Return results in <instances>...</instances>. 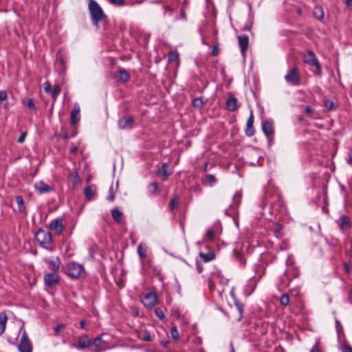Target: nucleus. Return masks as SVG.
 Listing matches in <instances>:
<instances>
[{"label": "nucleus", "instance_id": "1", "mask_svg": "<svg viewBox=\"0 0 352 352\" xmlns=\"http://www.w3.org/2000/svg\"><path fill=\"white\" fill-rule=\"evenodd\" d=\"M88 10L91 16L92 24L97 28H99V23L107 18L101 6L96 0H88Z\"/></svg>", "mask_w": 352, "mask_h": 352}, {"label": "nucleus", "instance_id": "2", "mask_svg": "<svg viewBox=\"0 0 352 352\" xmlns=\"http://www.w3.org/2000/svg\"><path fill=\"white\" fill-rule=\"evenodd\" d=\"M34 237L43 248L50 252L54 251V248L50 246V243L52 241V236L50 232H47L39 228L36 231Z\"/></svg>", "mask_w": 352, "mask_h": 352}, {"label": "nucleus", "instance_id": "3", "mask_svg": "<svg viewBox=\"0 0 352 352\" xmlns=\"http://www.w3.org/2000/svg\"><path fill=\"white\" fill-rule=\"evenodd\" d=\"M19 332L22 333L21 338L20 342L17 346L18 350L19 352H32V345L29 340L28 336L25 329L22 326Z\"/></svg>", "mask_w": 352, "mask_h": 352}, {"label": "nucleus", "instance_id": "4", "mask_svg": "<svg viewBox=\"0 0 352 352\" xmlns=\"http://www.w3.org/2000/svg\"><path fill=\"white\" fill-rule=\"evenodd\" d=\"M305 63L309 65H313L316 67V69L313 71L314 74L318 76L322 75V67L320 64L315 54L312 51H309L305 56Z\"/></svg>", "mask_w": 352, "mask_h": 352}, {"label": "nucleus", "instance_id": "5", "mask_svg": "<svg viewBox=\"0 0 352 352\" xmlns=\"http://www.w3.org/2000/svg\"><path fill=\"white\" fill-rule=\"evenodd\" d=\"M84 272L83 266L79 263L72 262L67 265V274L72 278H78Z\"/></svg>", "mask_w": 352, "mask_h": 352}, {"label": "nucleus", "instance_id": "6", "mask_svg": "<svg viewBox=\"0 0 352 352\" xmlns=\"http://www.w3.org/2000/svg\"><path fill=\"white\" fill-rule=\"evenodd\" d=\"M91 346V339L86 334H83L79 336L78 343H73L71 344V347L76 349L80 351L88 349Z\"/></svg>", "mask_w": 352, "mask_h": 352}, {"label": "nucleus", "instance_id": "7", "mask_svg": "<svg viewBox=\"0 0 352 352\" xmlns=\"http://www.w3.org/2000/svg\"><path fill=\"white\" fill-rule=\"evenodd\" d=\"M285 81L292 86H298L300 83V78L298 74V69L296 67L292 68L288 72L285 76Z\"/></svg>", "mask_w": 352, "mask_h": 352}, {"label": "nucleus", "instance_id": "8", "mask_svg": "<svg viewBox=\"0 0 352 352\" xmlns=\"http://www.w3.org/2000/svg\"><path fill=\"white\" fill-rule=\"evenodd\" d=\"M242 198V192L241 191H236L233 197H232V203L230 205V207L225 210V214L228 216H231L230 212L231 210H234L236 209L241 204Z\"/></svg>", "mask_w": 352, "mask_h": 352}, {"label": "nucleus", "instance_id": "9", "mask_svg": "<svg viewBox=\"0 0 352 352\" xmlns=\"http://www.w3.org/2000/svg\"><path fill=\"white\" fill-rule=\"evenodd\" d=\"M134 122L132 116H124L120 118L118 121V128L120 129H126L132 128Z\"/></svg>", "mask_w": 352, "mask_h": 352}, {"label": "nucleus", "instance_id": "10", "mask_svg": "<svg viewBox=\"0 0 352 352\" xmlns=\"http://www.w3.org/2000/svg\"><path fill=\"white\" fill-rule=\"evenodd\" d=\"M157 302V298L155 293L154 292H149L146 294L142 300L143 305L147 308H151L154 307Z\"/></svg>", "mask_w": 352, "mask_h": 352}, {"label": "nucleus", "instance_id": "11", "mask_svg": "<svg viewBox=\"0 0 352 352\" xmlns=\"http://www.w3.org/2000/svg\"><path fill=\"white\" fill-rule=\"evenodd\" d=\"M60 276L58 274L50 272L44 276V282L46 286L52 287L59 282Z\"/></svg>", "mask_w": 352, "mask_h": 352}, {"label": "nucleus", "instance_id": "12", "mask_svg": "<svg viewBox=\"0 0 352 352\" xmlns=\"http://www.w3.org/2000/svg\"><path fill=\"white\" fill-rule=\"evenodd\" d=\"M274 122L272 119H268L262 122V131L267 138L274 134V129L273 126Z\"/></svg>", "mask_w": 352, "mask_h": 352}, {"label": "nucleus", "instance_id": "13", "mask_svg": "<svg viewBox=\"0 0 352 352\" xmlns=\"http://www.w3.org/2000/svg\"><path fill=\"white\" fill-rule=\"evenodd\" d=\"M50 228L56 232V234H60L63 232L64 226L63 219L61 218H56L50 222Z\"/></svg>", "mask_w": 352, "mask_h": 352}, {"label": "nucleus", "instance_id": "14", "mask_svg": "<svg viewBox=\"0 0 352 352\" xmlns=\"http://www.w3.org/2000/svg\"><path fill=\"white\" fill-rule=\"evenodd\" d=\"M34 186L40 194L48 193L53 190V188L43 181L36 182Z\"/></svg>", "mask_w": 352, "mask_h": 352}, {"label": "nucleus", "instance_id": "15", "mask_svg": "<svg viewBox=\"0 0 352 352\" xmlns=\"http://www.w3.org/2000/svg\"><path fill=\"white\" fill-rule=\"evenodd\" d=\"M238 42L240 47L241 52L244 56L249 45V37L247 35L238 36Z\"/></svg>", "mask_w": 352, "mask_h": 352}, {"label": "nucleus", "instance_id": "16", "mask_svg": "<svg viewBox=\"0 0 352 352\" xmlns=\"http://www.w3.org/2000/svg\"><path fill=\"white\" fill-rule=\"evenodd\" d=\"M254 115L252 112H251L246 123V128L245 130V135L248 137H252L255 133V130L254 129Z\"/></svg>", "mask_w": 352, "mask_h": 352}, {"label": "nucleus", "instance_id": "17", "mask_svg": "<svg viewBox=\"0 0 352 352\" xmlns=\"http://www.w3.org/2000/svg\"><path fill=\"white\" fill-rule=\"evenodd\" d=\"M80 107L76 103L74 104V107L71 112V116H70V122L72 125L76 124L80 119Z\"/></svg>", "mask_w": 352, "mask_h": 352}, {"label": "nucleus", "instance_id": "18", "mask_svg": "<svg viewBox=\"0 0 352 352\" xmlns=\"http://www.w3.org/2000/svg\"><path fill=\"white\" fill-rule=\"evenodd\" d=\"M164 10V18L166 19V21L172 22L173 19L175 17V10L168 5L163 6Z\"/></svg>", "mask_w": 352, "mask_h": 352}, {"label": "nucleus", "instance_id": "19", "mask_svg": "<svg viewBox=\"0 0 352 352\" xmlns=\"http://www.w3.org/2000/svg\"><path fill=\"white\" fill-rule=\"evenodd\" d=\"M201 182L204 186L212 187L216 184L217 179L214 175L206 174L203 176Z\"/></svg>", "mask_w": 352, "mask_h": 352}, {"label": "nucleus", "instance_id": "20", "mask_svg": "<svg viewBox=\"0 0 352 352\" xmlns=\"http://www.w3.org/2000/svg\"><path fill=\"white\" fill-rule=\"evenodd\" d=\"M226 109L229 111H234L238 107V101L236 97L232 96L226 100Z\"/></svg>", "mask_w": 352, "mask_h": 352}, {"label": "nucleus", "instance_id": "21", "mask_svg": "<svg viewBox=\"0 0 352 352\" xmlns=\"http://www.w3.org/2000/svg\"><path fill=\"white\" fill-rule=\"evenodd\" d=\"M45 261L48 263L50 270L54 272L58 270L60 264V261L58 257L54 259H45Z\"/></svg>", "mask_w": 352, "mask_h": 352}, {"label": "nucleus", "instance_id": "22", "mask_svg": "<svg viewBox=\"0 0 352 352\" xmlns=\"http://www.w3.org/2000/svg\"><path fill=\"white\" fill-rule=\"evenodd\" d=\"M68 179L74 186L80 184V179L76 169H74L68 176Z\"/></svg>", "mask_w": 352, "mask_h": 352}, {"label": "nucleus", "instance_id": "23", "mask_svg": "<svg viewBox=\"0 0 352 352\" xmlns=\"http://www.w3.org/2000/svg\"><path fill=\"white\" fill-rule=\"evenodd\" d=\"M118 78L120 81L126 82L130 80V74L126 69L120 68L118 69Z\"/></svg>", "mask_w": 352, "mask_h": 352}, {"label": "nucleus", "instance_id": "24", "mask_svg": "<svg viewBox=\"0 0 352 352\" xmlns=\"http://www.w3.org/2000/svg\"><path fill=\"white\" fill-rule=\"evenodd\" d=\"M8 316L4 311L0 312V336L3 334L6 329Z\"/></svg>", "mask_w": 352, "mask_h": 352}, {"label": "nucleus", "instance_id": "25", "mask_svg": "<svg viewBox=\"0 0 352 352\" xmlns=\"http://www.w3.org/2000/svg\"><path fill=\"white\" fill-rule=\"evenodd\" d=\"M313 14L316 19L319 21H322L324 18V10L322 6H316L314 7Z\"/></svg>", "mask_w": 352, "mask_h": 352}, {"label": "nucleus", "instance_id": "26", "mask_svg": "<svg viewBox=\"0 0 352 352\" xmlns=\"http://www.w3.org/2000/svg\"><path fill=\"white\" fill-rule=\"evenodd\" d=\"M15 199H16V202L18 205L19 211L22 214H26V208H25L23 197L20 195H18L16 197Z\"/></svg>", "mask_w": 352, "mask_h": 352}, {"label": "nucleus", "instance_id": "27", "mask_svg": "<svg viewBox=\"0 0 352 352\" xmlns=\"http://www.w3.org/2000/svg\"><path fill=\"white\" fill-rule=\"evenodd\" d=\"M179 20H183L184 21H187V16L186 14L185 8L184 5L181 6L179 14L178 15L175 16V17L172 20V22L174 23Z\"/></svg>", "mask_w": 352, "mask_h": 352}, {"label": "nucleus", "instance_id": "28", "mask_svg": "<svg viewBox=\"0 0 352 352\" xmlns=\"http://www.w3.org/2000/svg\"><path fill=\"white\" fill-rule=\"evenodd\" d=\"M323 105L328 111H335L338 107L333 100L328 98L323 100Z\"/></svg>", "mask_w": 352, "mask_h": 352}, {"label": "nucleus", "instance_id": "29", "mask_svg": "<svg viewBox=\"0 0 352 352\" xmlns=\"http://www.w3.org/2000/svg\"><path fill=\"white\" fill-rule=\"evenodd\" d=\"M199 256L205 261L209 262L215 258V254L213 251H210L208 253L199 252Z\"/></svg>", "mask_w": 352, "mask_h": 352}, {"label": "nucleus", "instance_id": "30", "mask_svg": "<svg viewBox=\"0 0 352 352\" xmlns=\"http://www.w3.org/2000/svg\"><path fill=\"white\" fill-rule=\"evenodd\" d=\"M340 220H341V223L340 224V228L342 231H344L349 226V224H350L349 219L346 215H342V216H340Z\"/></svg>", "mask_w": 352, "mask_h": 352}, {"label": "nucleus", "instance_id": "31", "mask_svg": "<svg viewBox=\"0 0 352 352\" xmlns=\"http://www.w3.org/2000/svg\"><path fill=\"white\" fill-rule=\"evenodd\" d=\"M122 215L123 213L117 208H113L111 210V216L116 223H120L122 221Z\"/></svg>", "mask_w": 352, "mask_h": 352}, {"label": "nucleus", "instance_id": "32", "mask_svg": "<svg viewBox=\"0 0 352 352\" xmlns=\"http://www.w3.org/2000/svg\"><path fill=\"white\" fill-rule=\"evenodd\" d=\"M147 247L140 243L138 247V254L140 258H144L146 256Z\"/></svg>", "mask_w": 352, "mask_h": 352}, {"label": "nucleus", "instance_id": "33", "mask_svg": "<svg viewBox=\"0 0 352 352\" xmlns=\"http://www.w3.org/2000/svg\"><path fill=\"white\" fill-rule=\"evenodd\" d=\"M95 193L92 186H87L84 190V195L87 199L90 200Z\"/></svg>", "mask_w": 352, "mask_h": 352}, {"label": "nucleus", "instance_id": "34", "mask_svg": "<svg viewBox=\"0 0 352 352\" xmlns=\"http://www.w3.org/2000/svg\"><path fill=\"white\" fill-rule=\"evenodd\" d=\"M60 91H61V89H60V87H59V85H55L54 86V87L52 89V91H51V92H50L49 94L51 95V96L54 100H56L57 97L60 94Z\"/></svg>", "mask_w": 352, "mask_h": 352}, {"label": "nucleus", "instance_id": "35", "mask_svg": "<svg viewBox=\"0 0 352 352\" xmlns=\"http://www.w3.org/2000/svg\"><path fill=\"white\" fill-rule=\"evenodd\" d=\"M235 306L239 311V318H238V320H241V318L243 317V304L236 300H234Z\"/></svg>", "mask_w": 352, "mask_h": 352}, {"label": "nucleus", "instance_id": "36", "mask_svg": "<svg viewBox=\"0 0 352 352\" xmlns=\"http://www.w3.org/2000/svg\"><path fill=\"white\" fill-rule=\"evenodd\" d=\"M249 20L250 21V24L245 25L243 28L242 30L244 31H249L251 29L252 24V20H253V16L252 14V6L249 5Z\"/></svg>", "mask_w": 352, "mask_h": 352}, {"label": "nucleus", "instance_id": "37", "mask_svg": "<svg viewBox=\"0 0 352 352\" xmlns=\"http://www.w3.org/2000/svg\"><path fill=\"white\" fill-rule=\"evenodd\" d=\"M158 188V184L157 182H153L148 186V192L151 195L156 193Z\"/></svg>", "mask_w": 352, "mask_h": 352}, {"label": "nucleus", "instance_id": "38", "mask_svg": "<svg viewBox=\"0 0 352 352\" xmlns=\"http://www.w3.org/2000/svg\"><path fill=\"white\" fill-rule=\"evenodd\" d=\"M204 101L201 98H196L192 100V104L193 107L201 109L204 106Z\"/></svg>", "mask_w": 352, "mask_h": 352}, {"label": "nucleus", "instance_id": "39", "mask_svg": "<svg viewBox=\"0 0 352 352\" xmlns=\"http://www.w3.org/2000/svg\"><path fill=\"white\" fill-rule=\"evenodd\" d=\"M280 303L283 306H287L289 303V296L287 294H283L280 298Z\"/></svg>", "mask_w": 352, "mask_h": 352}, {"label": "nucleus", "instance_id": "40", "mask_svg": "<svg viewBox=\"0 0 352 352\" xmlns=\"http://www.w3.org/2000/svg\"><path fill=\"white\" fill-rule=\"evenodd\" d=\"M179 201L177 197L172 198L169 203V208L171 210H174L178 208Z\"/></svg>", "mask_w": 352, "mask_h": 352}, {"label": "nucleus", "instance_id": "41", "mask_svg": "<svg viewBox=\"0 0 352 352\" xmlns=\"http://www.w3.org/2000/svg\"><path fill=\"white\" fill-rule=\"evenodd\" d=\"M286 265L288 266V267H291L292 268H294V274H293V278H296L297 276H298V274H297V272L295 270V267H294V262L292 260H290V257L288 256L287 261H286Z\"/></svg>", "mask_w": 352, "mask_h": 352}, {"label": "nucleus", "instance_id": "42", "mask_svg": "<svg viewBox=\"0 0 352 352\" xmlns=\"http://www.w3.org/2000/svg\"><path fill=\"white\" fill-rule=\"evenodd\" d=\"M109 3L116 6H124L125 5L124 0H107Z\"/></svg>", "mask_w": 352, "mask_h": 352}, {"label": "nucleus", "instance_id": "43", "mask_svg": "<svg viewBox=\"0 0 352 352\" xmlns=\"http://www.w3.org/2000/svg\"><path fill=\"white\" fill-rule=\"evenodd\" d=\"M156 316L161 320L165 318V315L163 310L161 308H156L155 310Z\"/></svg>", "mask_w": 352, "mask_h": 352}, {"label": "nucleus", "instance_id": "44", "mask_svg": "<svg viewBox=\"0 0 352 352\" xmlns=\"http://www.w3.org/2000/svg\"><path fill=\"white\" fill-rule=\"evenodd\" d=\"M170 334L174 340H177L179 338V335L176 326H174L171 328Z\"/></svg>", "mask_w": 352, "mask_h": 352}, {"label": "nucleus", "instance_id": "45", "mask_svg": "<svg viewBox=\"0 0 352 352\" xmlns=\"http://www.w3.org/2000/svg\"><path fill=\"white\" fill-rule=\"evenodd\" d=\"M102 342V340L101 337L98 336L95 338L94 340H91V345H94L96 347H99Z\"/></svg>", "mask_w": 352, "mask_h": 352}, {"label": "nucleus", "instance_id": "46", "mask_svg": "<svg viewBox=\"0 0 352 352\" xmlns=\"http://www.w3.org/2000/svg\"><path fill=\"white\" fill-rule=\"evenodd\" d=\"M160 173L163 176H168L169 173L167 171V164H163L159 170Z\"/></svg>", "mask_w": 352, "mask_h": 352}, {"label": "nucleus", "instance_id": "47", "mask_svg": "<svg viewBox=\"0 0 352 352\" xmlns=\"http://www.w3.org/2000/svg\"><path fill=\"white\" fill-rule=\"evenodd\" d=\"M214 237H215V234L213 230H209L207 231V232L206 234V238L208 241H213L214 239Z\"/></svg>", "mask_w": 352, "mask_h": 352}, {"label": "nucleus", "instance_id": "48", "mask_svg": "<svg viewBox=\"0 0 352 352\" xmlns=\"http://www.w3.org/2000/svg\"><path fill=\"white\" fill-rule=\"evenodd\" d=\"M65 329V325L63 324H57L55 327H54V331H55V333L54 335L55 336H58L59 333H60V331L61 330H64Z\"/></svg>", "mask_w": 352, "mask_h": 352}, {"label": "nucleus", "instance_id": "49", "mask_svg": "<svg viewBox=\"0 0 352 352\" xmlns=\"http://www.w3.org/2000/svg\"><path fill=\"white\" fill-rule=\"evenodd\" d=\"M261 160H263V157L262 156L259 155V156H258L257 159H256L255 160H253L252 162H250L248 164L252 166H261V164L260 162Z\"/></svg>", "mask_w": 352, "mask_h": 352}, {"label": "nucleus", "instance_id": "50", "mask_svg": "<svg viewBox=\"0 0 352 352\" xmlns=\"http://www.w3.org/2000/svg\"><path fill=\"white\" fill-rule=\"evenodd\" d=\"M236 259L241 266H244L246 263V259L240 254H236Z\"/></svg>", "mask_w": 352, "mask_h": 352}, {"label": "nucleus", "instance_id": "51", "mask_svg": "<svg viewBox=\"0 0 352 352\" xmlns=\"http://www.w3.org/2000/svg\"><path fill=\"white\" fill-rule=\"evenodd\" d=\"M44 91L45 93L47 94H50V92H51L52 91V85L50 84V82L49 81H46L45 83H44Z\"/></svg>", "mask_w": 352, "mask_h": 352}, {"label": "nucleus", "instance_id": "52", "mask_svg": "<svg viewBox=\"0 0 352 352\" xmlns=\"http://www.w3.org/2000/svg\"><path fill=\"white\" fill-rule=\"evenodd\" d=\"M114 199H115V195L113 192V186H111L109 190V195L107 197V200H109V201H113Z\"/></svg>", "mask_w": 352, "mask_h": 352}, {"label": "nucleus", "instance_id": "53", "mask_svg": "<svg viewBox=\"0 0 352 352\" xmlns=\"http://www.w3.org/2000/svg\"><path fill=\"white\" fill-rule=\"evenodd\" d=\"M26 105L30 109H32V110L35 109V104L34 103L33 99H32V98H30L28 100Z\"/></svg>", "mask_w": 352, "mask_h": 352}, {"label": "nucleus", "instance_id": "54", "mask_svg": "<svg viewBox=\"0 0 352 352\" xmlns=\"http://www.w3.org/2000/svg\"><path fill=\"white\" fill-rule=\"evenodd\" d=\"M142 340L144 341H146V342H149L151 340V336L148 331H144V333L143 334Z\"/></svg>", "mask_w": 352, "mask_h": 352}, {"label": "nucleus", "instance_id": "55", "mask_svg": "<svg viewBox=\"0 0 352 352\" xmlns=\"http://www.w3.org/2000/svg\"><path fill=\"white\" fill-rule=\"evenodd\" d=\"M8 98L7 92L6 91H0V102L6 100Z\"/></svg>", "mask_w": 352, "mask_h": 352}, {"label": "nucleus", "instance_id": "56", "mask_svg": "<svg viewBox=\"0 0 352 352\" xmlns=\"http://www.w3.org/2000/svg\"><path fill=\"white\" fill-rule=\"evenodd\" d=\"M305 111L307 115L311 116L314 112V109L312 107L308 105L305 107Z\"/></svg>", "mask_w": 352, "mask_h": 352}, {"label": "nucleus", "instance_id": "57", "mask_svg": "<svg viewBox=\"0 0 352 352\" xmlns=\"http://www.w3.org/2000/svg\"><path fill=\"white\" fill-rule=\"evenodd\" d=\"M196 269L199 274H200L203 272V267H202L201 263L199 261H196Z\"/></svg>", "mask_w": 352, "mask_h": 352}, {"label": "nucleus", "instance_id": "58", "mask_svg": "<svg viewBox=\"0 0 352 352\" xmlns=\"http://www.w3.org/2000/svg\"><path fill=\"white\" fill-rule=\"evenodd\" d=\"M27 136V133L26 132H23L22 133L20 136L19 137L17 141L19 143H23L24 141H25V139Z\"/></svg>", "mask_w": 352, "mask_h": 352}, {"label": "nucleus", "instance_id": "59", "mask_svg": "<svg viewBox=\"0 0 352 352\" xmlns=\"http://www.w3.org/2000/svg\"><path fill=\"white\" fill-rule=\"evenodd\" d=\"M219 48H218V46L217 45H214L213 46L212 50H211V54L212 56H217L218 54H219Z\"/></svg>", "mask_w": 352, "mask_h": 352}, {"label": "nucleus", "instance_id": "60", "mask_svg": "<svg viewBox=\"0 0 352 352\" xmlns=\"http://www.w3.org/2000/svg\"><path fill=\"white\" fill-rule=\"evenodd\" d=\"M336 327L338 333H340V330L342 329V324L338 320H336Z\"/></svg>", "mask_w": 352, "mask_h": 352}, {"label": "nucleus", "instance_id": "61", "mask_svg": "<svg viewBox=\"0 0 352 352\" xmlns=\"http://www.w3.org/2000/svg\"><path fill=\"white\" fill-rule=\"evenodd\" d=\"M172 316L175 318H179L180 316L179 311L178 309H173L172 311Z\"/></svg>", "mask_w": 352, "mask_h": 352}, {"label": "nucleus", "instance_id": "62", "mask_svg": "<svg viewBox=\"0 0 352 352\" xmlns=\"http://www.w3.org/2000/svg\"><path fill=\"white\" fill-rule=\"evenodd\" d=\"M342 352H352V347L349 345H344Z\"/></svg>", "mask_w": 352, "mask_h": 352}, {"label": "nucleus", "instance_id": "63", "mask_svg": "<svg viewBox=\"0 0 352 352\" xmlns=\"http://www.w3.org/2000/svg\"><path fill=\"white\" fill-rule=\"evenodd\" d=\"M58 62L63 67H65V61L63 57H59L58 59Z\"/></svg>", "mask_w": 352, "mask_h": 352}, {"label": "nucleus", "instance_id": "64", "mask_svg": "<svg viewBox=\"0 0 352 352\" xmlns=\"http://www.w3.org/2000/svg\"><path fill=\"white\" fill-rule=\"evenodd\" d=\"M178 56L177 54L176 53H170L169 55V59L170 60H174L175 58H177Z\"/></svg>", "mask_w": 352, "mask_h": 352}]
</instances>
